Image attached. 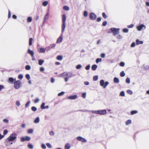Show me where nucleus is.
Masks as SVG:
<instances>
[{
  "instance_id": "obj_1",
  "label": "nucleus",
  "mask_w": 149,
  "mask_h": 149,
  "mask_svg": "<svg viewBox=\"0 0 149 149\" xmlns=\"http://www.w3.org/2000/svg\"><path fill=\"white\" fill-rule=\"evenodd\" d=\"M60 76L62 77H65L64 78L65 81V82H67L68 80V78H70L74 76L73 74L70 72H64L60 74Z\"/></svg>"
},
{
  "instance_id": "obj_2",
  "label": "nucleus",
  "mask_w": 149,
  "mask_h": 149,
  "mask_svg": "<svg viewBox=\"0 0 149 149\" xmlns=\"http://www.w3.org/2000/svg\"><path fill=\"white\" fill-rule=\"evenodd\" d=\"M16 134L15 133H13L10 135L7 139L9 141H13L16 138Z\"/></svg>"
},
{
  "instance_id": "obj_3",
  "label": "nucleus",
  "mask_w": 149,
  "mask_h": 149,
  "mask_svg": "<svg viewBox=\"0 0 149 149\" xmlns=\"http://www.w3.org/2000/svg\"><path fill=\"white\" fill-rule=\"evenodd\" d=\"M14 86L15 88L17 89L19 88L21 86V82L20 80H17L14 82Z\"/></svg>"
},
{
  "instance_id": "obj_4",
  "label": "nucleus",
  "mask_w": 149,
  "mask_h": 149,
  "mask_svg": "<svg viewBox=\"0 0 149 149\" xmlns=\"http://www.w3.org/2000/svg\"><path fill=\"white\" fill-rule=\"evenodd\" d=\"M109 84V82L107 81L104 82V81L103 80H101L100 81V86L103 87L104 88H105Z\"/></svg>"
},
{
  "instance_id": "obj_5",
  "label": "nucleus",
  "mask_w": 149,
  "mask_h": 149,
  "mask_svg": "<svg viewBox=\"0 0 149 149\" xmlns=\"http://www.w3.org/2000/svg\"><path fill=\"white\" fill-rule=\"evenodd\" d=\"M112 32L113 33V36H115L119 33V29L113 28L111 29Z\"/></svg>"
},
{
  "instance_id": "obj_6",
  "label": "nucleus",
  "mask_w": 149,
  "mask_h": 149,
  "mask_svg": "<svg viewBox=\"0 0 149 149\" xmlns=\"http://www.w3.org/2000/svg\"><path fill=\"white\" fill-rule=\"evenodd\" d=\"M89 18L91 20H93L96 18V15L93 13H91L89 15Z\"/></svg>"
},
{
  "instance_id": "obj_7",
  "label": "nucleus",
  "mask_w": 149,
  "mask_h": 149,
  "mask_svg": "<svg viewBox=\"0 0 149 149\" xmlns=\"http://www.w3.org/2000/svg\"><path fill=\"white\" fill-rule=\"evenodd\" d=\"M31 139L30 137L28 136H26L25 137H22L21 138V140L22 142H24L26 141H29Z\"/></svg>"
},
{
  "instance_id": "obj_8",
  "label": "nucleus",
  "mask_w": 149,
  "mask_h": 149,
  "mask_svg": "<svg viewBox=\"0 0 149 149\" xmlns=\"http://www.w3.org/2000/svg\"><path fill=\"white\" fill-rule=\"evenodd\" d=\"M77 139L79 141L84 143H85L86 142V140L85 139L81 136H78L77 137Z\"/></svg>"
},
{
  "instance_id": "obj_9",
  "label": "nucleus",
  "mask_w": 149,
  "mask_h": 149,
  "mask_svg": "<svg viewBox=\"0 0 149 149\" xmlns=\"http://www.w3.org/2000/svg\"><path fill=\"white\" fill-rule=\"evenodd\" d=\"M99 114L101 115H104L107 113V111L105 109L99 110Z\"/></svg>"
},
{
  "instance_id": "obj_10",
  "label": "nucleus",
  "mask_w": 149,
  "mask_h": 149,
  "mask_svg": "<svg viewBox=\"0 0 149 149\" xmlns=\"http://www.w3.org/2000/svg\"><path fill=\"white\" fill-rule=\"evenodd\" d=\"M16 81L15 79H14L12 77H9L8 78V82L10 84H13L14 83V81Z\"/></svg>"
},
{
  "instance_id": "obj_11",
  "label": "nucleus",
  "mask_w": 149,
  "mask_h": 149,
  "mask_svg": "<svg viewBox=\"0 0 149 149\" xmlns=\"http://www.w3.org/2000/svg\"><path fill=\"white\" fill-rule=\"evenodd\" d=\"M144 26V25L141 24L139 26H137L136 28L138 30L140 31L142 30L143 27Z\"/></svg>"
},
{
  "instance_id": "obj_12",
  "label": "nucleus",
  "mask_w": 149,
  "mask_h": 149,
  "mask_svg": "<svg viewBox=\"0 0 149 149\" xmlns=\"http://www.w3.org/2000/svg\"><path fill=\"white\" fill-rule=\"evenodd\" d=\"M77 97V96L76 95H74L72 96H70L68 97V99L70 100H74L76 99Z\"/></svg>"
},
{
  "instance_id": "obj_13",
  "label": "nucleus",
  "mask_w": 149,
  "mask_h": 149,
  "mask_svg": "<svg viewBox=\"0 0 149 149\" xmlns=\"http://www.w3.org/2000/svg\"><path fill=\"white\" fill-rule=\"evenodd\" d=\"M38 51L39 53H44L45 52V50L44 48H40Z\"/></svg>"
},
{
  "instance_id": "obj_14",
  "label": "nucleus",
  "mask_w": 149,
  "mask_h": 149,
  "mask_svg": "<svg viewBox=\"0 0 149 149\" xmlns=\"http://www.w3.org/2000/svg\"><path fill=\"white\" fill-rule=\"evenodd\" d=\"M28 52V53L31 55L32 57H34V52L33 51L29 49Z\"/></svg>"
},
{
  "instance_id": "obj_15",
  "label": "nucleus",
  "mask_w": 149,
  "mask_h": 149,
  "mask_svg": "<svg viewBox=\"0 0 149 149\" xmlns=\"http://www.w3.org/2000/svg\"><path fill=\"white\" fill-rule=\"evenodd\" d=\"M66 20V16L65 15H62V22L65 23Z\"/></svg>"
},
{
  "instance_id": "obj_16",
  "label": "nucleus",
  "mask_w": 149,
  "mask_h": 149,
  "mask_svg": "<svg viewBox=\"0 0 149 149\" xmlns=\"http://www.w3.org/2000/svg\"><path fill=\"white\" fill-rule=\"evenodd\" d=\"M62 40V38L61 37H60L58 38L56 41V43H60L61 42Z\"/></svg>"
},
{
  "instance_id": "obj_17",
  "label": "nucleus",
  "mask_w": 149,
  "mask_h": 149,
  "mask_svg": "<svg viewBox=\"0 0 149 149\" xmlns=\"http://www.w3.org/2000/svg\"><path fill=\"white\" fill-rule=\"evenodd\" d=\"M70 144L69 143H66L65 146V149H69L70 148Z\"/></svg>"
},
{
  "instance_id": "obj_18",
  "label": "nucleus",
  "mask_w": 149,
  "mask_h": 149,
  "mask_svg": "<svg viewBox=\"0 0 149 149\" xmlns=\"http://www.w3.org/2000/svg\"><path fill=\"white\" fill-rule=\"evenodd\" d=\"M143 42L142 41H139V40L137 39L136 40V44L137 45H138L140 44H142Z\"/></svg>"
},
{
  "instance_id": "obj_19",
  "label": "nucleus",
  "mask_w": 149,
  "mask_h": 149,
  "mask_svg": "<svg viewBox=\"0 0 149 149\" xmlns=\"http://www.w3.org/2000/svg\"><path fill=\"white\" fill-rule=\"evenodd\" d=\"M65 23L63 22V24L62 26V32H63L64 31L65 27Z\"/></svg>"
},
{
  "instance_id": "obj_20",
  "label": "nucleus",
  "mask_w": 149,
  "mask_h": 149,
  "mask_svg": "<svg viewBox=\"0 0 149 149\" xmlns=\"http://www.w3.org/2000/svg\"><path fill=\"white\" fill-rule=\"evenodd\" d=\"M97 68V66L96 65H93L91 67L92 69L94 71L95 70H96Z\"/></svg>"
},
{
  "instance_id": "obj_21",
  "label": "nucleus",
  "mask_w": 149,
  "mask_h": 149,
  "mask_svg": "<svg viewBox=\"0 0 149 149\" xmlns=\"http://www.w3.org/2000/svg\"><path fill=\"white\" fill-rule=\"evenodd\" d=\"M132 123V121L131 120H127L125 122V124L126 125H127L130 124Z\"/></svg>"
},
{
  "instance_id": "obj_22",
  "label": "nucleus",
  "mask_w": 149,
  "mask_h": 149,
  "mask_svg": "<svg viewBox=\"0 0 149 149\" xmlns=\"http://www.w3.org/2000/svg\"><path fill=\"white\" fill-rule=\"evenodd\" d=\"M114 82L115 83H118L119 82V79L117 77H115L114 78Z\"/></svg>"
},
{
  "instance_id": "obj_23",
  "label": "nucleus",
  "mask_w": 149,
  "mask_h": 149,
  "mask_svg": "<svg viewBox=\"0 0 149 149\" xmlns=\"http://www.w3.org/2000/svg\"><path fill=\"white\" fill-rule=\"evenodd\" d=\"M63 58V56L61 55H58L56 57L57 59L60 61Z\"/></svg>"
},
{
  "instance_id": "obj_24",
  "label": "nucleus",
  "mask_w": 149,
  "mask_h": 149,
  "mask_svg": "<svg viewBox=\"0 0 149 149\" xmlns=\"http://www.w3.org/2000/svg\"><path fill=\"white\" fill-rule=\"evenodd\" d=\"M137 112L138 111L136 110H133L131 111L130 113L131 115H133L137 113Z\"/></svg>"
},
{
  "instance_id": "obj_25",
  "label": "nucleus",
  "mask_w": 149,
  "mask_h": 149,
  "mask_svg": "<svg viewBox=\"0 0 149 149\" xmlns=\"http://www.w3.org/2000/svg\"><path fill=\"white\" fill-rule=\"evenodd\" d=\"M33 39L32 38H30L29 39V45L30 46L32 44V41Z\"/></svg>"
},
{
  "instance_id": "obj_26",
  "label": "nucleus",
  "mask_w": 149,
  "mask_h": 149,
  "mask_svg": "<svg viewBox=\"0 0 149 149\" xmlns=\"http://www.w3.org/2000/svg\"><path fill=\"white\" fill-rule=\"evenodd\" d=\"M40 121L39 118V117H37L36 118L34 121V123H38Z\"/></svg>"
},
{
  "instance_id": "obj_27",
  "label": "nucleus",
  "mask_w": 149,
  "mask_h": 149,
  "mask_svg": "<svg viewBox=\"0 0 149 149\" xmlns=\"http://www.w3.org/2000/svg\"><path fill=\"white\" fill-rule=\"evenodd\" d=\"M44 61L43 60H39L38 61L39 64L40 65H42L43 64V63L44 62Z\"/></svg>"
},
{
  "instance_id": "obj_28",
  "label": "nucleus",
  "mask_w": 149,
  "mask_h": 149,
  "mask_svg": "<svg viewBox=\"0 0 149 149\" xmlns=\"http://www.w3.org/2000/svg\"><path fill=\"white\" fill-rule=\"evenodd\" d=\"M63 9L65 10L68 11L69 9V7L67 6H64L63 7Z\"/></svg>"
},
{
  "instance_id": "obj_29",
  "label": "nucleus",
  "mask_w": 149,
  "mask_h": 149,
  "mask_svg": "<svg viewBox=\"0 0 149 149\" xmlns=\"http://www.w3.org/2000/svg\"><path fill=\"white\" fill-rule=\"evenodd\" d=\"M56 46V44H52L51 45L49 46V49H52L54 48Z\"/></svg>"
},
{
  "instance_id": "obj_30",
  "label": "nucleus",
  "mask_w": 149,
  "mask_h": 149,
  "mask_svg": "<svg viewBox=\"0 0 149 149\" xmlns=\"http://www.w3.org/2000/svg\"><path fill=\"white\" fill-rule=\"evenodd\" d=\"M32 21V18L31 17H29L27 19V21L28 22H30Z\"/></svg>"
},
{
  "instance_id": "obj_31",
  "label": "nucleus",
  "mask_w": 149,
  "mask_h": 149,
  "mask_svg": "<svg viewBox=\"0 0 149 149\" xmlns=\"http://www.w3.org/2000/svg\"><path fill=\"white\" fill-rule=\"evenodd\" d=\"M120 75L121 77H123L125 75V74L124 73V71H122L121 72H120Z\"/></svg>"
},
{
  "instance_id": "obj_32",
  "label": "nucleus",
  "mask_w": 149,
  "mask_h": 149,
  "mask_svg": "<svg viewBox=\"0 0 149 149\" xmlns=\"http://www.w3.org/2000/svg\"><path fill=\"white\" fill-rule=\"evenodd\" d=\"M48 3V2L47 1H44L42 3V5L43 6H45L47 5Z\"/></svg>"
},
{
  "instance_id": "obj_33",
  "label": "nucleus",
  "mask_w": 149,
  "mask_h": 149,
  "mask_svg": "<svg viewBox=\"0 0 149 149\" xmlns=\"http://www.w3.org/2000/svg\"><path fill=\"white\" fill-rule=\"evenodd\" d=\"M25 69L27 70H29L31 69V67L29 65H26L25 67Z\"/></svg>"
},
{
  "instance_id": "obj_34",
  "label": "nucleus",
  "mask_w": 149,
  "mask_h": 149,
  "mask_svg": "<svg viewBox=\"0 0 149 149\" xmlns=\"http://www.w3.org/2000/svg\"><path fill=\"white\" fill-rule=\"evenodd\" d=\"M33 132V130L32 129H29L28 131V132L29 134H31Z\"/></svg>"
},
{
  "instance_id": "obj_35",
  "label": "nucleus",
  "mask_w": 149,
  "mask_h": 149,
  "mask_svg": "<svg viewBox=\"0 0 149 149\" xmlns=\"http://www.w3.org/2000/svg\"><path fill=\"white\" fill-rule=\"evenodd\" d=\"M102 61V59L101 58H97L96 60V63H97L100 62H101Z\"/></svg>"
},
{
  "instance_id": "obj_36",
  "label": "nucleus",
  "mask_w": 149,
  "mask_h": 149,
  "mask_svg": "<svg viewBox=\"0 0 149 149\" xmlns=\"http://www.w3.org/2000/svg\"><path fill=\"white\" fill-rule=\"evenodd\" d=\"M98 78V76L97 75H95L93 77V80L95 81L97 80Z\"/></svg>"
},
{
  "instance_id": "obj_37",
  "label": "nucleus",
  "mask_w": 149,
  "mask_h": 149,
  "mask_svg": "<svg viewBox=\"0 0 149 149\" xmlns=\"http://www.w3.org/2000/svg\"><path fill=\"white\" fill-rule=\"evenodd\" d=\"M45 103H42V104H41V108L42 109H45Z\"/></svg>"
},
{
  "instance_id": "obj_38",
  "label": "nucleus",
  "mask_w": 149,
  "mask_h": 149,
  "mask_svg": "<svg viewBox=\"0 0 149 149\" xmlns=\"http://www.w3.org/2000/svg\"><path fill=\"white\" fill-rule=\"evenodd\" d=\"M25 77L26 79L28 80H29L30 79V75L28 74H27L25 76Z\"/></svg>"
},
{
  "instance_id": "obj_39",
  "label": "nucleus",
  "mask_w": 149,
  "mask_h": 149,
  "mask_svg": "<svg viewBox=\"0 0 149 149\" xmlns=\"http://www.w3.org/2000/svg\"><path fill=\"white\" fill-rule=\"evenodd\" d=\"M120 95L121 96H124L125 95V93L123 91H121L120 93Z\"/></svg>"
},
{
  "instance_id": "obj_40",
  "label": "nucleus",
  "mask_w": 149,
  "mask_h": 149,
  "mask_svg": "<svg viewBox=\"0 0 149 149\" xmlns=\"http://www.w3.org/2000/svg\"><path fill=\"white\" fill-rule=\"evenodd\" d=\"M32 111H35L37 110V108L35 107H32L31 108Z\"/></svg>"
},
{
  "instance_id": "obj_41",
  "label": "nucleus",
  "mask_w": 149,
  "mask_h": 149,
  "mask_svg": "<svg viewBox=\"0 0 149 149\" xmlns=\"http://www.w3.org/2000/svg\"><path fill=\"white\" fill-rule=\"evenodd\" d=\"M126 83L129 84L130 82V79L129 78H127L126 79Z\"/></svg>"
},
{
  "instance_id": "obj_42",
  "label": "nucleus",
  "mask_w": 149,
  "mask_h": 149,
  "mask_svg": "<svg viewBox=\"0 0 149 149\" xmlns=\"http://www.w3.org/2000/svg\"><path fill=\"white\" fill-rule=\"evenodd\" d=\"M28 147L29 148L31 149H32L33 148V146L32 144H30L28 145Z\"/></svg>"
},
{
  "instance_id": "obj_43",
  "label": "nucleus",
  "mask_w": 149,
  "mask_h": 149,
  "mask_svg": "<svg viewBox=\"0 0 149 149\" xmlns=\"http://www.w3.org/2000/svg\"><path fill=\"white\" fill-rule=\"evenodd\" d=\"M88 12L86 11H84V16L85 17H86L88 16Z\"/></svg>"
},
{
  "instance_id": "obj_44",
  "label": "nucleus",
  "mask_w": 149,
  "mask_h": 149,
  "mask_svg": "<svg viewBox=\"0 0 149 149\" xmlns=\"http://www.w3.org/2000/svg\"><path fill=\"white\" fill-rule=\"evenodd\" d=\"M102 16L103 17L104 19H106L107 18V16L104 13H102Z\"/></svg>"
},
{
  "instance_id": "obj_45",
  "label": "nucleus",
  "mask_w": 149,
  "mask_h": 149,
  "mask_svg": "<svg viewBox=\"0 0 149 149\" xmlns=\"http://www.w3.org/2000/svg\"><path fill=\"white\" fill-rule=\"evenodd\" d=\"M23 78L22 75L21 74H19L18 75V78L20 79H22Z\"/></svg>"
},
{
  "instance_id": "obj_46",
  "label": "nucleus",
  "mask_w": 149,
  "mask_h": 149,
  "mask_svg": "<svg viewBox=\"0 0 149 149\" xmlns=\"http://www.w3.org/2000/svg\"><path fill=\"white\" fill-rule=\"evenodd\" d=\"M123 32L126 33H127L128 31V29H124L123 30Z\"/></svg>"
},
{
  "instance_id": "obj_47",
  "label": "nucleus",
  "mask_w": 149,
  "mask_h": 149,
  "mask_svg": "<svg viewBox=\"0 0 149 149\" xmlns=\"http://www.w3.org/2000/svg\"><path fill=\"white\" fill-rule=\"evenodd\" d=\"M127 93L129 94L130 95L132 94V91L130 90H127Z\"/></svg>"
},
{
  "instance_id": "obj_48",
  "label": "nucleus",
  "mask_w": 149,
  "mask_h": 149,
  "mask_svg": "<svg viewBox=\"0 0 149 149\" xmlns=\"http://www.w3.org/2000/svg\"><path fill=\"white\" fill-rule=\"evenodd\" d=\"M86 93H82V97L84 98H85L86 97Z\"/></svg>"
},
{
  "instance_id": "obj_49",
  "label": "nucleus",
  "mask_w": 149,
  "mask_h": 149,
  "mask_svg": "<svg viewBox=\"0 0 149 149\" xmlns=\"http://www.w3.org/2000/svg\"><path fill=\"white\" fill-rule=\"evenodd\" d=\"M49 17V14L47 13L45 16L44 20H45L46 19H48Z\"/></svg>"
},
{
  "instance_id": "obj_50",
  "label": "nucleus",
  "mask_w": 149,
  "mask_h": 149,
  "mask_svg": "<svg viewBox=\"0 0 149 149\" xmlns=\"http://www.w3.org/2000/svg\"><path fill=\"white\" fill-rule=\"evenodd\" d=\"M30 103V101H28V102H27L25 104V107H28L29 106Z\"/></svg>"
},
{
  "instance_id": "obj_51",
  "label": "nucleus",
  "mask_w": 149,
  "mask_h": 149,
  "mask_svg": "<svg viewBox=\"0 0 149 149\" xmlns=\"http://www.w3.org/2000/svg\"><path fill=\"white\" fill-rule=\"evenodd\" d=\"M81 65H78L76 66V68L77 69H79L81 68Z\"/></svg>"
},
{
  "instance_id": "obj_52",
  "label": "nucleus",
  "mask_w": 149,
  "mask_h": 149,
  "mask_svg": "<svg viewBox=\"0 0 149 149\" xmlns=\"http://www.w3.org/2000/svg\"><path fill=\"white\" fill-rule=\"evenodd\" d=\"M46 145L49 148H52V146L49 143H47Z\"/></svg>"
},
{
  "instance_id": "obj_53",
  "label": "nucleus",
  "mask_w": 149,
  "mask_h": 149,
  "mask_svg": "<svg viewBox=\"0 0 149 149\" xmlns=\"http://www.w3.org/2000/svg\"><path fill=\"white\" fill-rule=\"evenodd\" d=\"M8 132V131L7 130H5L3 131V134H4V135H6Z\"/></svg>"
},
{
  "instance_id": "obj_54",
  "label": "nucleus",
  "mask_w": 149,
  "mask_h": 149,
  "mask_svg": "<svg viewBox=\"0 0 149 149\" xmlns=\"http://www.w3.org/2000/svg\"><path fill=\"white\" fill-rule=\"evenodd\" d=\"M64 92H61L58 94V96H61L63 95L64 94Z\"/></svg>"
},
{
  "instance_id": "obj_55",
  "label": "nucleus",
  "mask_w": 149,
  "mask_h": 149,
  "mask_svg": "<svg viewBox=\"0 0 149 149\" xmlns=\"http://www.w3.org/2000/svg\"><path fill=\"white\" fill-rule=\"evenodd\" d=\"M120 66L123 67L125 65V63L123 62H121L120 63Z\"/></svg>"
},
{
  "instance_id": "obj_56",
  "label": "nucleus",
  "mask_w": 149,
  "mask_h": 149,
  "mask_svg": "<svg viewBox=\"0 0 149 149\" xmlns=\"http://www.w3.org/2000/svg\"><path fill=\"white\" fill-rule=\"evenodd\" d=\"M107 24V22L104 21L102 23V25L104 26H105Z\"/></svg>"
},
{
  "instance_id": "obj_57",
  "label": "nucleus",
  "mask_w": 149,
  "mask_h": 149,
  "mask_svg": "<svg viewBox=\"0 0 149 149\" xmlns=\"http://www.w3.org/2000/svg\"><path fill=\"white\" fill-rule=\"evenodd\" d=\"M39 99H38V98L34 100V103H37L39 102Z\"/></svg>"
},
{
  "instance_id": "obj_58",
  "label": "nucleus",
  "mask_w": 149,
  "mask_h": 149,
  "mask_svg": "<svg viewBox=\"0 0 149 149\" xmlns=\"http://www.w3.org/2000/svg\"><path fill=\"white\" fill-rule=\"evenodd\" d=\"M90 65H88L85 67V69L86 70H88L90 69Z\"/></svg>"
},
{
  "instance_id": "obj_59",
  "label": "nucleus",
  "mask_w": 149,
  "mask_h": 149,
  "mask_svg": "<svg viewBox=\"0 0 149 149\" xmlns=\"http://www.w3.org/2000/svg\"><path fill=\"white\" fill-rule=\"evenodd\" d=\"M3 121L4 123H8V120L5 119L3 120Z\"/></svg>"
},
{
  "instance_id": "obj_60",
  "label": "nucleus",
  "mask_w": 149,
  "mask_h": 149,
  "mask_svg": "<svg viewBox=\"0 0 149 149\" xmlns=\"http://www.w3.org/2000/svg\"><path fill=\"white\" fill-rule=\"evenodd\" d=\"M49 134L51 136L54 135V133L53 131H52L50 132Z\"/></svg>"
},
{
  "instance_id": "obj_61",
  "label": "nucleus",
  "mask_w": 149,
  "mask_h": 149,
  "mask_svg": "<svg viewBox=\"0 0 149 149\" xmlns=\"http://www.w3.org/2000/svg\"><path fill=\"white\" fill-rule=\"evenodd\" d=\"M16 104L17 106H19L20 105L19 102L17 101L16 102Z\"/></svg>"
},
{
  "instance_id": "obj_62",
  "label": "nucleus",
  "mask_w": 149,
  "mask_h": 149,
  "mask_svg": "<svg viewBox=\"0 0 149 149\" xmlns=\"http://www.w3.org/2000/svg\"><path fill=\"white\" fill-rule=\"evenodd\" d=\"M134 26V25L133 24H132L130 25L127 26V27L129 28H132Z\"/></svg>"
},
{
  "instance_id": "obj_63",
  "label": "nucleus",
  "mask_w": 149,
  "mask_h": 149,
  "mask_svg": "<svg viewBox=\"0 0 149 149\" xmlns=\"http://www.w3.org/2000/svg\"><path fill=\"white\" fill-rule=\"evenodd\" d=\"M105 55L104 53H102L101 54V56L102 58H104L105 57Z\"/></svg>"
},
{
  "instance_id": "obj_64",
  "label": "nucleus",
  "mask_w": 149,
  "mask_h": 149,
  "mask_svg": "<svg viewBox=\"0 0 149 149\" xmlns=\"http://www.w3.org/2000/svg\"><path fill=\"white\" fill-rule=\"evenodd\" d=\"M45 70V69L43 67H41L40 68V71L41 72H42L44 71Z\"/></svg>"
}]
</instances>
